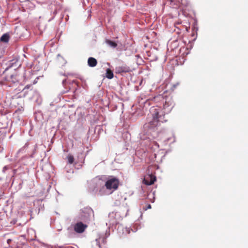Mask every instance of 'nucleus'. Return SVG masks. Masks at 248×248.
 <instances>
[{
	"instance_id": "1",
	"label": "nucleus",
	"mask_w": 248,
	"mask_h": 248,
	"mask_svg": "<svg viewBox=\"0 0 248 248\" xmlns=\"http://www.w3.org/2000/svg\"><path fill=\"white\" fill-rule=\"evenodd\" d=\"M155 100H161L163 102V108H152L151 113L153 117V121L146 124V127L153 128L157 126L159 122H165L167 120L165 119V114L170 113L174 107V102L172 97L170 95L164 96L159 95L155 97Z\"/></svg>"
},
{
	"instance_id": "2",
	"label": "nucleus",
	"mask_w": 248,
	"mask_h": 248,
	"mask_svg": "<svg viewBox=\"0 0 248 248\" xmlns=\"http://www.w3.org/2000/svg\"><path fill=\"white\" fill-rule=\"evenodd\" d=\"M119 183L120 182L118 178L111 176L106 182L105 186L108 190H115L118 189Z\"/></svg>"
},
{
	"instance_id": "3",
	"label": "nucleus",
	"mask_w": 248,
	"mask_h": 248,
	"mask_svg": "<svg viewBox=\"0 0 248 248\" xmlns=\"http://www.w3.org/2000/svg\"><path fill=\"white\" fill-rule=\"evenodd\" d=\"M93 215V210L90 207H86L81 210L80 218L84 220H88Z\"/></svg>"
},
{
	"instance_id": "4",
	"label": "nucleus",
	"mask_w": 248,
	"mask_h": 248,
	"mask_svg": "<svg viewBox=\"0 0 248 248\" xmlns=\"http://www.w3.org/2000/svg\"><path fill=\"white\" fill-rule=\"evenodd\" d=\"M115 70L116 74L125 73L131 71L130 68L125 64L117 65L116 66Z\"/></svg>"
},
{
	"instance_id": "5",
	"label": "nucleus",
	"mask_w": 248,
	"mask_h": 248,
	"mask_svg": "<svg viewBox=\"0 0 248 248\" xmlns=\"http://www.w3.org/2000/svg\"><path fill=\"white\" fill-rule=\"evenodd\" d=\"M5 80L9 82L15 83L19 81V75L15 71L11 74L6 75L5 77Z\"/></svg>"
},
{
	"instance_id": "6",
	"label": "nucleus",
	"mask_w": 248,
	"mask_h": 248,
	"mask_svg": "<svg viewBox=\"0 0 248 248\" xmlns=\"http://www.w3.org/2000/svg\"><path fill=\"white\" fill-rule=\"evenodd\" d=\"M87 226L81 222H78L75 225L74 230L78 233L83 232Z\"/></svg>"
},
{
	"instance_id": "7",
	"label": "nucleus",
	"mask_w": 248,
	"mask_h": 248,
	"mask_svg": "<svg viewBox=\"0 0 248 248\" xmlns=\"http://www.w3.org/2000/svg\"><path fill=\"white\" fill-rule=\"evenodd\" d=\"M156 181V178L153 175H148L143 180V182L146 185H153Z\"/></svg>"
},
{
	"instance_id": "8",
	"label": "nucleus",
	"mask_w": 248,
	"mask_h": 248,
	"mask_svg": "<svg viewBox=\"0 0 248 248\" xmlns=\"http://www.w3.org/2000/svg\"><path fill=\"white\" fill-rule=\"evenodd\" d=\"M97 64V60L93 58L90 57L88 60V64L90 67H95Z\"/></svg>"
},
{
	"instance_id": "9",
	"label": "nucleus",
	"mask_w": 248,
	"mask_h": 248,
	"mask_svg": "<svg viewBox=\"0 0 248 248\" xmlns=\"http://www.w3.org/2000/svg\"><path fill=\"white\" fill-rule=\"evenodd\" d=\"M106 77L108 79H112L114 77L113 72L109 68L106 70Z\"/></svg>"
},
{
	"instance_id": "10",
	"label": "nucleus",
	"mask_w": 248,
	"mask_h": 248,
	"mask_svg": "<svg viewBox=\"0 0 248 248\" xmlns=\"http://www.w3.org/2000/svg\"><path fill=\"white\" fill-rule=\"evenodd\" d=\"M0 40L1 42L7 43L9 40V36L8 34H4L0 37Z\"/></svg>"
},
{
	"instance_id": "11",
	"label": "nucleus",
	"mask_w": 248,
	"mask_h": 248,
	"mask_svg": "<svg viewBox=\"0 0 248 248\" xmlns=\"http://www.w3.org/2000/svg\"><path fill=\"white\" fill-rule=\"evenodd\" d=\"M106 43L109 46H111L113 48H115L117 46V44L116 43H115V42L112 41L111 40H109L108 39L106 40Z\"/></svg>"
},
{
	"instance_id": "12",
	"label": "nucleus",
	"mask_w": 248,
	"mask_h": 248,
	"mask_svg": "<svg viewBox=\"0 0 248 248\" xmlns=\"http://www.w3.org/2000/svg\"><path fill=\"white\" fill-rule=\"evenodd\" d=\"M30 89L31 90H32V88L31 85H26L24 88L22 90V92H24V97H25L26 94H27V90Z\"/></svg>"
},
{
	"instance_id": "13",
	"label": "nucleus",
	"mask_w": 248,
	"mask_h": 248,
	"mask_svg": "<svg viewBox=\"0 0 248 248\" xmlns=\"http://www.w3.org/2000/svg\"><path fill=\"white\" fill-rule=\"evenodd\" d=\"M67 159L69 163L72 164L74 162V158L73 155H68L67 156Z\"/></svg>"
},
{
	"instance_id": "14",
	"label": "nucleus",
	"mask_w": 248,
	"mask_h": 248,
	"mask_svg": "<svg viewBox=\"0 0 248 248\" xmlns=\"http://www.w3.org/2000/svg\"><path fill=\"white\" fill-rule=\"evenodd\" d=\"M152 208L151 204H148L147 206V207H143V209L145 211L147 210V209H151Z\"/></svg>"
},
{
	"instance_id": "15",
	"label": "nucleus",
	"mask_w": 248,
	"mask_h": 248,
	"mask_svg": "<svg viewBox=\"0 0 248 248\" xmlns=\"http://www.w3.org/2000/svg\"><path fill=\"white\" fill-rule=\"evenodd\" d=\"M2 56V51L1 50V49H0V58Z\"/></svg>"
},
{
	"instance_id": "16",
	"label": "nucleus",
	"mask_w": 248,
	"mask_h": 248,
	"mask_svg": "<svg viewBox=\"0 0 248 248\" xmlns=\"http://www.w3.org/2000/svg\"><path fill=\"white\" fill-rule=\"evenodd\" d=\"M65 81H66V80H65V79L63 80V81H62V83H63V84H64V82H65Z\"/></svg>"
}]
</instances>
